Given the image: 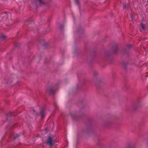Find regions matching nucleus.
Returning <instances> with one entry per match:
<instances>
[{
    "label": "nucleus",
    "mask_w": 148,
    "mask_h": 148,
    "mask_svg": "<svg viewBox=\"0 0 148 148\" xmlns=\"http://www.w3.org/2000/svg\"><path fill=\"white\" fill-rule=\"evenodd\" d=\"M141 26L142 28V29L140 30L141 31V32H144L145 30V24L143 23H141Z\"/></svg>",
    "instance_id": "nucleus-2"
},
{
    "label": "nucleus",
    "mask_w": 148,
    "mask_h": 148,
    "mask_svg": "<svg viewBox=\"0 0 148 148\" xmlns=\"http://www.w3.org/2000/svg\"><path fill=\"white\" fill-rule=\"evenodd\" d=\"M36 2L37 3L41 4L42 3V1L41 0H36Z\"/></svg>",
    "instance_id": "nucleus-4"
},
{
    "label": "nucleus",
    "mask_w": 148,
    "mask_h": 148,
    "mask_svg": "<svg viewBox=\"0 0 148 148\" xmlns=\"http://www.w3.org/2000/svg\"><path fill=\"white\" fill-rule=\"evenodd\" d=\"M47 143L48 145L50 146H52L53 145L54 142L52 136H50L48 138Z\"/></svg>",
    "instance_id": "nucleus-1"
},
{
    "label": "nucleus",
    "mask_w": 148,
    "mask_h": 148,
    "mask_svg": "<svg viewBox=\"0 0 148 148\" xmlns=\"http://www.w3.org/2000/svg\"><path fill=\"white\" fill-rule=\"evenodd\" d=\"M51 90H52V89H51V88H49L48 90V91H49V92H51Z\"/></svg>",
    "instance_id": "nucleus-6"
},
{
    "label": "nucleus",
    "mask_w": 148,
    "mask_h": 148,
    "mask_svg": "<svg viewBox=\"0 0 148 148\" xmlns=\"http://www.w3.org/2000/svg\"><path fill=\"white\" fill-rule=\"evenodd\" d=\"M123 5L124 8H125L127 6V5L125 4H123Z\"/></svg>",
    "instance_id": "nucleus-5"
},
{
    "label": "nucleus",
    "mask_w": 148,
    "mask_h": 148,
    "mask_svg": "<svg viewBox=\"0 0 148 148\" xmlns=\"http://www.w3.org/2000/svg\"><path fill=\"white\" fill-rule=\"evenodd\" d=\"M0 38L1 39L3 40L5 39V37L4 35L1 34L0 36Z\"/></svg>",
    "instance_id": "nucleus-3"
}]
</instances>
